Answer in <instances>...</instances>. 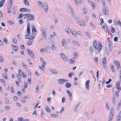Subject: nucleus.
<instances>
[{
	"instance_id": "obj_52",
	"label": "nucleus",
	"mask_w": 121,
	"mask_h": 121,
	"mask_svg": "<svg viewBox=\"0 0 121 121\" xmlns=\"http://www.w3.org/2000/svg\"><path fill=\"white\" fill-rule=\"evenodd\" d=\"M4 61V60L3 57L1 56L0 54V62H3Z\"/></svg>"
},
{
	"instance_id": "obj_15",
	"label": "nucleus",
	"mask_w": 121,
	"mask_h": 121,
	"mask_svg": "<svg viewBox=\"0 0 121 121\" xmlns=\"http://www.w3.org/2000/svg\"><path fill=\"white\" fill-rule=\"evenodd\" d=\"M68 8L70 11L72 15H74V13L73 9L70 7V6L68 4L67 5Z\"/></svg>"
},
{
	"instance_id": "obj_39",
	"label": "nucleus",
	"mask_w": 121,
	"mask_h": 121,
	"mask_svg": "<svg viewBox=\"0 0 121 121\" xmlns=\"http://www.w3.org/2000/svg\"><path fill=\"white\" fill-rule=\"evenodd\" d=\"M25 85L24 86V88L25 89H26L28 87V84L27 82H25L24 83Z\"/></svg>"
},
{
	"instance_id": "obj_41",
	"label": "nucleus",
	"mask_w": 121,
	"mask_h": 121,
	"mask_svg": "<svg viewBox=\"0 0 121 121\" xmlns=\"http://www.w3.org/2000/svg\"><path fill=\"white\" fill-rule=\"evenodd\" d=\"M90 3H91L92 5V8L93 9H94L95 8V4L92 1H90Z\"/></svg>"
},
{
	"instance_id": "obj_11",
	"label": "nucleus",
	"mask_w": 121,
	"mask_h": 121,
	"mask_svg": "<svg viewBox=\"0 0 121 121\" xmlns=\"http://www.w3.org/2000/svg\"><path fill=\"white\" fill-rule=\"evenodd\" d=\"M75 19L77 23L80 26H81L82 23L81 22L79 18L78 17H75Z\"/></svg>"
},
{
	"instance_id": "obj_56",
	"label": "nucleus",
	"mask_w": 121,
	"mask_h": 121,
	"mask_svg": "<svg viewBox=\"0 0 121 121\" xmlns=\"http://www.w3.org/2000/svg\"><path fill=\"white\" fill-rule=\"evenodd\" d=\"M26 71L27 74L30 76L31 75V73L30 71L29 70H27Z\"/></svg>"
},
{
	"instance_id": "obj_4",
	"label": "nucleus",
	"mask_w": 121,
	"mask_h": 121,
	"mask_svg": "<svg viewBox=\"0 0 121 121\" xmlns=\"http://www.w3.org/2000/svg\"><path fill=\"white\" fill-rule=\"evenodd\" d=\"M102 8V11L103 13L105 14L108 13L109 12V10L108 8L105 6Z\"/></svg>"
},
{
	"instance_id": "obj_31",
	"label": "nucleus",
	"mask_w": 121,
	"mask_h": 121,
	"mask_svg": "<svg viewBox=\"0 0 121 121\" xmlns=\"http://www.w3.org/2000/svg\"><path fill=\"white\" fill-rule=\"evenodd\" d=\"M23 2L25 5L28 6L29 5V2L27 0H24Z\"/></svg>"
},
{
	"instance_id": "obj_62",
	"label": "nucleus",
	"mask_w": 121,
	"mask_h": 121,
	"mask_svg": "<svg viewBox=\"0 0 121 121\" xmlns=\"http://www.w3.org/2000/svg\"><path fill=\"white\" fill-rule=\"evenodd\" d=\"M98 58L97 57H95L94 58V60L96 62H98Z\"/></svg>"
},
{
	"instance_id": "obj_22",
	"label": "nucleus",
	"mask_w": 121,
	"mask_h": 121,
	"mask_svg": "<svg viewBox=\"0 0 121 121\" xmlns=\"http://www.w3.org/2000/svg\"><path fill=\"white\" fill-rule=\"evenodd\" d=\"M71 86V84L69 82L66 83L65 85V86L66 88H68L70 87Z\"/></svg>"
},
{
	"instance_id": "obj_37",
	"label": "nucleus",
	"mask_w": 121,
	"mask_h": 121,
	"mask_svg": "<svg viewBox=\"0 0 121 121\" xmlns=\"http://www.w3.org/2000/svg\"><path fill=\"white\" fill-rule=\"evenodd\" d=\"M50 116L52 117H57L58 116V115L56 114H52L50 115Z\"/></svg>"
},
{
	"instance_id": "obj_45",
	"label": "nucleus",
	"mask_w": 121,
	"mask_h": 121,
	"mask_svg": "<svg viewBox=\"0 0 121 121\" xmlns=\"http://www.w3.org/2000/svg\"><path fill=\"white\" fill-rule=\"evenodd\" d=\"M35 37L34 36H31L30 37H26V38L27 39H29L30 40H32L34 39Z\"/></svg>"
},
{
	"instance_id": "obj_28",
	"label": "nucleus",
	"mask_w": 121,
	"mask_h": 121,
	"mask_svg": "<svg viewBox=\"0 0 121 121\" xmlns=\"http://www.w3.org/2000/svg\"><path fill=\"white\" fill-rule=\"evenodd\" d=\"M65 31L68 33H71V31L70 30L68 27H67L65 29Z\"/></svg>"
},
{
	"instance_id": "obj_21",
	"label": "nucleus",
	"mask_w": 121,
	"mask_h": 121,
	"mask_svg": "<svg viewBox=\"0 0 121 121\" xmlns=\"http://www.w3.org/2000/svg\"><path fill=\"white\" fill-rule=\"evenodd\" d=\"M12 47L13 49L15 51H17L18 50V48L17 46L12 45Z\"/></svg>"
},
{
	"instance_id": "obj_7",
	"label": "nucleus",
	"mask_w": 121,
	"mask_h": 121,
	"mask_svg": "<svg viewBox=\"0 0 121 121\" xmlns=\"http://www.w3.org/2000/svg\"><path fill=\"white\" fill-rule=\"evenodd\" d=\"M106 57H104L102 60V66L104 69L106 68L107 66L106 65Z\"/></svg>"
},
{
	"instance_id": "obj_43",
	"label": "nucleus",
	"mask_w": 121,
	"mask_h": 121,
	"mask_svg": "<svg viewBox=\"0 0 121 121\" xmlns=\"http://www.w3.org/2000/svg\"><path fill=\"white\" fill-rule=\"evenodd\" d=\"M73 31H72V34L75 36H76V33L73 29Z\"/></svg>"
},
{
	"instance_id": "obj_5",
	"label": "nucleus",
	"mask_w": 121,
	"mask_h": 121,
	"mask_svg": "<svg viewBox=\"0 0 121 121\" xmlns=\"http://www.w3.org/2000/svg\"><path fill=\"white\" fill-rule=\"evenodd\" d=\"M49 46L50 47L54 50H56V48L54 46L53 43L52 41H50L48 43Z\"/></svg>"
},
{
	"instance_id": "obj_29",
	"label": "nucleus",
	"mask_w": 121,
	"mask_h": 121,
	"mask_svg": "<svg viewBox=\"0 0 121 121\" xmlns=\"http://www.w3.org/2000/svg\"><path fill=\"white\" fill-rule=\"evenodd\" d=\"M21 76L19 75V74H17L16 75V77L17 78V80L18 81L20 82H21V79L20 77V76Z\"/></svg>"
},
{
	"instance_id": "obj_48",
	"label": "nucleus",
	"mask_w": 121,
	"mask_h": 121,
	"mask_svg": "<svg viewBox=\"0 0 121 121\" xmlns=\"http://www.w3.org/2000/svg\"><path fill=\"white\" fill-rule=\"evenodd\" d=\"M42 34H43V36L44 37H46V32L45 30L43 32H42Z\"/></svg>"
},
{
	"instance_id": "obj_55",
	"label": "nucleus",
	"mask_w": 121,
	"mask_h": 121,
	"mask_svg": "<svg viewBox=\"0 0 121 121\" xmlns=\"http://www.w3.org/2000/svg\"><path fill=\"white\" fill-rule=\"evenodd\" d=\"M87 10L86 8H84L83 9V12L85 14H86L87 13Z\"/></svg>"
},
{
	"instance_id": "obj_3",
	"label": "nucleus",
	"mask_w": 121,
	"mask_h": 121,
	"mask_svg": "<svg viewBox=\"0 0 121 121\" xmlns=\"http://www.w3.org/2000/svg\"><path fill=\"white\" fill-rule=\"evenodd\" d=\"M35 17L32 14H30L28 15V17L27 19V21H32L34 19Z\"/></svg>"
},
{
	"instance_id": "obj_60",
	"label": "nucleus",
	"mask_w": 121,
	"mask_h": 121,
	"mask_svg": "<svg viewBox=\"0 0 121 121\" xmlns=\"http://www.w3.org/2000/svg\"><path fill=\"white\" fill-rule=\"evenodd\" d=\"M23 15L24 14L23 13H20L19 15V18H20L22 17L23 16Z\"/></svg>"
},
{
	"instance_id": "obj_26",
	"label": "nucleus",
	"mask_w": 121,
	"mask_h": 121,
	"mask_svg": "<svg viewBox=\"0 0 121 121\" xmlns=\"http://www.w3.org/2000/svg\"><path fill=\"white\" fill-rule=\"evenodd\" d=\"M34 32L36 33L37 31L36 30L35 27L34 26H33L32 27V33L33 34V32Z\"/></svg>"
},
{
	"instance_id": "obj_24",
	"label": "nucleus",
	"mask_w": 121,
	"mask_h": 121,
	"mask_svg": "<svg viewBox=\"0 0 121 121\" xmlns=\"http://www.w3.org/2000/svg\"><path fill=\"white\" fill-rule=\"evenodd\" d=\"M20 11L21 12H25L28 11L27 9L25 8H21L20 9Z\"/></svg>"
},
{
	"instance_id": "obj_32",
	"label": "nucleus",
	"mask_w": 121,
	"mask_h": 121,
	"mask_svg": "<svg viewBox=\"0 0 121 121\" xmlns=\"http://www.w3.org/2000/svg\"><path fill=\"white\" fill-rule=\"evenodd\" d=\"M30 15L29 14H25L24 15L23 18L24 19H25L26 18H27L28 15Z\"/></svg>"
},
{
	"instance_id": "obj_14",
	"label": "nucleus",
	"mask_w": 121,
	"mask_h": 121,
	"mask_svg": "<svg viewBox=\"0 0 121 121\" xmlns=\"http://www.w3.org/2000/svg\"><path fill=\"white\" fill-rule=\"evenodd\" d=\"M90 82V81L89 80H87L86 82L85 85L86 88L88 90L89 89V83Z\"/></svg>"
},
{
	"instance_id": "obj_18",
	"label": "nucleus",
	"mask_w": 121,
	"mask_h": 121,
	"mask_svg": "<svg viewBox=\"0 0 121 121\" xmlns=\"http://www.w3.org/2000/svg\"><path fill=\"white\" fill-rule=\"evenodd\" d=\"M13 1L12 0H10L9 1L7 6V7L11 8L12 5Z\"/></svg>"
},
{
	"instance_id": "obj_6",
	"label": "nucleus",
	"mask_w": 121,
	"mask_h": 121,
	"mask_svg": "<svg viewBox=\"0 0 121 121\" xmlns=\"http://www.w3.org/2000/svg\"><path fill=\"white\" fill-rule=\"evenodd\" d=\"M26 50L30 56L33 58H34V53L31 50L28 48H27Z\"/></svg>"
},
{
	"instance_id": "obj_42",
	"label": "nucleus",
	"mask_w": 121,
	"mask_h": 121,
	"mask_svg": "<svg viewBox=\"0 0 121 121\" xmlns=\"http://www.w3.org/2000/svg\"><path fill=\"white\" fill-rule=\"evenodd\" d=\"M65 43L66 41L64 39H63L62 40V42L61 43V45L63 46Z\"/></svg>"
},
{
	"instance_id": "obj_57",
	"label": "nucleus",
	"mask_w": 121,
	"mask_h": 121,
	"mask_svg": "<svg viewBox=\"0 0 121 121\" xmlns=\"http://www.w3.org/2000/svg\"><path fill=\"white\" fill-rule=\"evenodd\" d=\"M29 43H27V44L28 45H31L32 43V42L33 41H30V40H29Z\"/></svg>"
},
{
	"instance_id": "obj_47",
	"label": "nucleus",
	"mask_w": 121,
	"mask_h": 121,
	"mask_svg": "<svg viewBox=\"0 0 121 121\" xmlns=\"http://www.w3.org/2000/svg\"><path fill=\"white\" fill-rule=\"evenodd\" d=\"M74 73L72 72V73H69L68 74V76L69 77H71L72 76L74 75Z\"/></svg>"
},
{
	"instance_id": "obj_10",
	"label": "nucleus",
	"mask_w": 121,
	"mask_h": 121,
	"mask_svg": "<svg viewBox=\"0 0 121 121\" xmlns=\"http://www.w3.org/2000/svg\"><path fill=\"white\" fill-rule=\"evenodd\" d=\"M96 48H97V49H98V51L99 52L102 48V45L101 44V43H99V45L96 46Z\"/></svg>"
},
{
	"instance_id": "obj_44",
	"label": "nucleus",
	"mask_w": 121,
	"mask_h": 121,
	"mask_svg": "<svg viewBox=\"0 0 121 121\" xmlns=\"http://www.w3.org/2000/svg\"><path fill=\"white\" fill-rule=\"evenodd\" d=\"M111 31L113 33H114L115 31L114 28L112 26H111L110 27Z\"/></svg>"
},
{
	"instance_id": "obj_1",
	"label": "nucleus",
	"mask_w": 121,
	"mask_h": 121,
	"mask_svg": "<svg viewBox=\"0 0 121 121\" xmlns=\"http://www.w3.org/2000/svg\"><path fill=\"white\" fill-rule=\"evenodd\" d=\"M60 56L61 58L64 61H67L68 59L66 56L62 53H60Z\"/></svg>"
},
{
	"instance_id": "obj_2",
	"label": "nucleus",
	"mask_w": 121,
	"mask_h": 121,
	"mask_svg": "<svg viewBox=\"0 0 121 121\" xmlns=\"http://www.w3.org/2000/svg\"><path fill=\"white\" fill-rule=\"evenodd\" d=\"M68 80H65L64 79H59L58 80V82L60 84H63L66 82H68Z\"/></svg>"
},
{
	"instance_id": "obj_20",
	"label": "nucleus",
	"mask_w": 121,
	"mask_h": 121,
	"mask_svg": "<svg viewBox=\"0 0 121 121\" xmlns=\"http://www.w3.org/2000/svg\"><path fill=\"white\" fill-rule=\"evenodd\" d=\"M5 0H1L0 1V8L2 7L3 5Z\"/></svg>"
},
{
	"instance_id": "obj_61",
	"label": "nucleus",
	"mask_w": 121,
	"mask_h": 121,
	"mask_svg": "<svg viewBox=\"0 0 121 121\" xmlns=\"http://www.w3.org/2000/svg\"><path fill=\"white\" fill-rule=\"evenodd\" d=\"M13 14L14 15H15L16 13V12L15 11V8H14V7L13 8Z\"/></svg>"
},
{
	"instance_id": "obj_54",
	"label": "nucleus",
	"mask_w": 121,
	"mask_h": 121,
	"mask_svg": "<svg viewBox=\"0 0 121 121\" xmlns=\"http://www.w3.org/2000/svg\"><path fill=\"white\" fill-rule=\"evenodd\" d=\"M17 120L18 121H23V119L22 117H19L18 118Z\"/></svg>"
},
{
	"instance_id": "obj_50",
	"label": "nucleus",
	"mask_w": 121,
	"mask_h": 121,
	"mask_svg": "<svg viewBox=\"0 0 121 121\" xmlns=\"http://www.w3.org/2000/svg\"><path fill=\"white\" fill-rule=\"evenodd\" d=\"M121 103L119 102L117 106V108L118 109H119L120 107V106H121Z\"/></svg>"
},
{
	"instance_id": "obj_17",
	"label": "nucleus",
	"mask_w": 121,
	"mask_h": 121,
	"mask_svg": "<svg viewBox=\"0 0 121 121\" xmlns=\"http://www.w3.org/2000/svg\"><path fill=\"white\" fill-rule=\"evenodd\" d=\"M47 3H45L43 5V7L44 8V9L45 12L47 11L48 9V7L47 5Z\"/></svg>"
},
{
	"instance_id": "obj_12",
	"label": "nucleus",
	"mask_w": 121,
	"mask_h": 121,
	"mask_svg": "<svg viewBox=\"0 0 121 121\" xmlns=\"http://www.w3.org/2000/svg\"><path fill=\"white\" fill-rule=\"evenodd\" d=\"M114 63L115 65H116V67H117V69H118V68H120V65L119 62L118 61H115L114 62Z\"/></svg>"
},
{
	"instance_id": "obj_13",
	"label": "nucleus",
	"mask_w": 121,
	"mask_h": 121,
	"mask_svg": "<svg viewBox=\"0 0 121 121\" xmlns=\"http://www.w3.org/2000/svg\"><path fill=\"white\" fill-rule=\"evenodd\" d=\"M104 26H102L101 27L102 28H103L105 32L107 33L108 32V27L106 24H104Z\"/></svg>"
},
{
	"instance_id": "obj_16",
	"label": "nucleus",
	"mask_w": 121,
	"mask_h": 121,
	"mask_svg": "<svg viewBox=\"0 0 121 121\" xmlns=\"http://www.w3.org/2000/svg\"><path fill=\"white\" fill-rule=\"evenodd\" d=\"M121 118V111H120L117 116V119L116 121H120Z\"/></svg>"
},
{
	"instance_id": "obj_9",
	"label": "nucleus",
	"mask_w": 121,
	"mask_h": 121,
	"mask_svg": "<svg viewBox=\"0 0 121 121\" xmlns=\"http://www.w3.org/2000/svg\"><path fill=\"white\" fill-rule=\"evenodd\" d=\"M26 33H27L28 35L27 36H28L30 34V25L29 22L27 23V28L26 31Z\"/></svg>"
},
{
	"instance_id": "obj_30",
	"label": "nucleus",
	"mask_w": 121,
	"mask_h": 121,
	"mask_svg": "<svg viewBox=\"0 0 121 121\" xmlns=\"http://www.w3.org/2000/svg\"><path fill=\"white\" fill-rule=\"evenodd\" d=\"M6 74H7L6 73H3V74L2 75L4 79H6L7 78V76Z\"/></svg>"
},
{
	"instance_id": "obj_19",
	"label": "nucleus",
	"mask_w": 121,
	"mask_h": 121,
	"mask_svg": "<svg viewBox=\"0 0 121 121\" xmlns=\"http://www.w3.org/2000/svg\"><path fill=\"white\" fill-rule=\"evenodd\" d=\"M98 43L96 41H94L93 43V46L94 48L96 50H97V48H96V46H97Z\"/></svg>"
},
{
	"instance_id": "obj_38",
	"label": "nucleus",
	"mask_w": 121,
	"mask_h": 121,
	"mask_svg": "<svg viewBox=\"0 0 121 121\" xmlns=\"http://www.w3.org/2000/svg\"><path fill=\"white\" fill-rule=\"evenodd\" d=\"M35 91L37 92H39V87L38 85H37L36 86Z\"/></svg>"
},
{
	"instance_id": "obj_35",
	"label": "nucleus",
	"mask_w": 121,
	"mask_h": 121,
	"mask_svg": "<svg viewBox=\"0 0 121 121\" xmlns=\"http://www.w3.org/2000/svg\"><path fill=\"white\" fill-rule=\"evenodd\" d=\"M66 92L68 94L69 96H72V92L70 91L69 90H67L66 91Z\"/></svg>"
},
{
	"instance_id": "obj_40",
	"label": "nucleus",
	"mask_w": 121,
	"mask_h": 121,
	"mask_svg": "<svg viewBox=\"0 0 121 121\" xmlns=\"http://www.w3.org/2000/svg\"><path fill=\"white\" fill-rule=\"evenodd\" d=\"M113 97L112 101V103L114 105L116 103V101H115V98L114 97V95H113Z\"/></svg>"
},
{
	"instance_id": "obj_27",
	"label": "nucleus",
	"mask_w": 121,
	"mask_h": 121,
	"mask_svg": "<svg viewBox=\"0 0 121 121\" xmlns=\"http://www.w3.org/2000/svg\"><path fill=\"white\" fill-rule=\"evenodd\" d=\"M110 66L112 71L113 72H115V70H114V67L113 65H110Z\"/></svg>"
},
{
	"instance_id": "obj_33",
	"label": "nucleus",
	"mask_w": 121,
	"mask_h": 121,
	"mask_svg": "<svg viewBox=\"0 0 121 121\" xmlns=\"http://www.w3.org/2000/svg\"><path fill=\"white\" fill-rule=\"evenodd\" d=\"M69 61V63L70 64H73L75 62V60H72V59H70Z\"/></svg>"
},
{
	"instance_id": "obj_59",
	"label": "nucleus",
	"mask_w": 121,
	"mask_h": 121,
	"mask_svg": "<svg viewBox=\"0 0 121 121\" xmlns=\"http://www.w3.org/2000/svg\"><path fill=\"white\" fill-rule=\"evenodd\" d=\"M17 94L19 96H22V94H21V92L19 91H18L17 92Z\"/></svg>"
},
{
	"instance_id": "obj_8",
	"label": "nucleus",
	"mask_w": 121,
	"mask_h": 121,
	"mask_svg": "<svg viewBox=\"0 0 121 121\" xmlns=\"http://www.w3.org/2000/svg\"><path fill=\"white\" fill-rule=\"evenodd\" d=\"M18 73L21 76H23V77L25 78L26 77V75H24V73L20 69H18Z\"/></svg>"
},
{
	"instance_id": "obj_63",
	"label": "nucleus",
	"mask_w": 121,
	"mask_h": 121,
	"mask_svg": "<svg viewBox=\"0 0 121 121\" xmlns=\"http://www.w3.org/2000/svg\"><path fill=\"white\" fill-rule=\"evenodd\" d=\"M1 82L3 84H5V81L3 79H0Z\"/></svg>"
},
{
	"instance_id": "obj_64",
	"label": "nucleus",
	"mask_w": 121,
	"mask_h": 121,
	"mask_svg": "<svg viewBox=\"0 0 121 121\" xmlns=\"http://www.w3.org/2000/svg\"><path fill=\"white\" fill-rule=\"evenodd\" d=\"M119 94L117 92L115 93V97L116 99L118 97Z\"/></svg>"
},
{
	"instance_id": "obj_49",
	"label": "nucleus",
	"mask_w": 121,
	"mask_h": 121,
	"mask_svg": "<svg viewBox=\"0 0 121 121\" xmlns=\"http://www.w3.org/2000/svg\"><path fill=\"white\" fill-rule=\"evenodd\" d=\"M10 91L13 94L14 93V91L13 88V86H12L11 87Z\"/></svg>"
},
{
	"instance_id": "obj_58",
	"label": "nucleus",
	"mask_w": 121,
	"mask_h": 121,
	"mask_svg": "<svg viewBox=\"0 0 121 121\" xmlns=\"http://www.w3.org/2000/svg\"><path fill=\"white\" fill-rule=\"evenodd\" d=\"M85 34L87 36H89L88 38H91V36H90V34L89 32H86L85 33Z\"/></svg>"
},
{
	"instance_id": "obj_34",
	"label": "nucleus",
	"mask_w": 121,
	"mask_h": 121,
	"mask_svg": "<svg viewBox=\"0 0 121 121\" xmlns=\"http://www.w3.org/2000/svg\"><path fill=\"white\" fill-rule=\"evenodd\" d=\"M46 110L47 112L50 113L51 112V111H50L49 108L48 106H46Z\"/></svg>"
},
{
	"instance_id": "obj_51",
	"label": "nucleus",
	"mask_w": 121,
	"mask_h": 121,
	"mask_svg": "<svg viewBox=\"0 0 121 121\" xmlns=\"http://www.w3.org/2000/svg\"><path fill=\"white\" fill-rule=\"evenodd\" d=\"M90 52L92 54V52L93 51V48L92 46H90Z\"/></svg>"
},
{
	"instance_id": "obj_53",
	"label": "nucleus",
	"mask_w": 121,
	"mask_h": 121,
	"mask_svg": "<svg viewBox=\"0 0 121 121\" xmlns=\"http://www.w3.org/2000/svg\"><path fill=\"white\" fill-rule=\"evenodd\" d=\"M42 63V67L43 68H44V66L46 65V63L45 62H43Z\"/></svg>"
},
{
	"instance_id": "obj_23",
	"label": "nucleus",
	"mask_w": 121,
	"mask_h": 121,
	"mask_svg": "<svg viewBox=\"0 0 121 121\" xmlns=\"http://www.w3.org/2000/svg\"><path fill=\"white\" fill-rule=\"evenodd\" d=\"M108 45V46L110 49H112V48L113 45L112 42L110 41H109Z\"/></svg>"
},
{
	"instance_id": "obj_46",
	"label": "nucleus",
	"mask_w": 121,
	"mask_h": 121,
	"mask_svg": "<svg viewBox=\"0 0 121 121\" xmlns=\"http://www.w3.org/2000/svg\"><path fill=\"white\" fill-rule=\"evenodd\" d=\"M12 41L14 43L17 44V41L15 38H13L12 39Z\"/></svg>"
},
{
	"instance_id": "obj_36",
	"label": "nucleus",
	"mask_w": 121,
	"mask_h": 121,
	"mask_svg": "<svg viewBox=\"0 0 121 121\" xmlns=\"http://www.w3.org/2000/svg\"><path fill=\"white\" fill-rule=\"evenodd\" d=\"M20 99L21 101L24 103H26V100L22 98H20Z\"/></svg>"
},
{
	"instance_id": "obj_25",
	"label": "nucleus",
	"mask_w": 121,
	"mask_h": 121,
	"mask_svg": "<svg viewBox=\"0 0 121 121\" xmlns=\"http://www.w3.org/2000/svg\"><path fill=\"white\" fill-rule=\"evenodd\" d=\"M51 72L53 74H57V71L56 70L54 69H52L50 70Z\"/></svg>"
}]
</instances>
